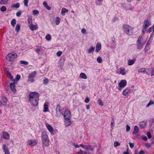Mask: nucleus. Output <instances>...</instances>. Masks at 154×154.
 I'll list each match as a JSON object with an SVG mask.
<instances>
[{
  "label": "nucleus",
  "instance_id": "nucleus-1",
  "mask_svg": "<svg viewBox=\"0 0 154 154\" xmlns=\"http://www.w3.org/2000/svg\"><path fill=\"white\" fill-rule=\"evenodd\" d=\"M27 21L29 24V27L32 31L36 30L38 29V27L37 24L34 25L32 23V17L31 16H29Z\"/></svg>",
  "mask_w": 154,
  "mask_h": 154
},
{
  "label": "nucleus",
  "instance_id": "nucleus-2",
  "mask_svg": "<svg viewBox=\"0 0 154 154\" xmlns=\"http://www.w3.org/2000/svg\"><path fill=\"white\" fill-rule=\"evenodd\" d=\"M123 31L127 35H131L133 34V28L132 27L126 24L123 25Z\"/></svg>",
  "mask_w": 154,
  "mask_h": 154
},
{
  "label": "nucleus",
  "instance_id": "nucleus-3",
  "mask_svg": "<svg viewBox=\"0 0 154 154\" xmlns=\"http://www.w3.org/2000/svg\"><path fill=\"white\" fill-rule=\"evenodd\" d=\"M142 36H140L138 38V39L137 41V48L138 50H141L143 47L144 44V43H143L142 41Z\"/></svg>",
  "mask_w": 154,
  "mask_h": 154
},
{
  "label": "nucleus",
  "instance_id": "nucleus-4",
  "mask_svg": "<svg viewBox=\"0 0 154 154\" xmlns=\"http://www.w3.org/2000/svg\"><path fill=\"white\" fill-rule=\"evenodd\" d=\"M29 100L35 99H37L38 98H39V95L37 92H31L29 94Z\"/></svg>",
  "mask_w": 154,
  "mask_h": 154
},
{
  "label": "nucleus",
  "instance_id": "nucleus-5",
  "mask_svg": "<svg viewBox=\"0 0 154 154\" xmlns=\"http://www.w3.org/2000/svg\"><path fill=\"white\" fill-rule=\"evenodd\" d=\"M151 22L148 20H146L144 21L143 25V29L142 31V33H144L146 29L151 25Z\"/></svg>",
  "mask_w": 154,
  "mask_h": 154
},
{
  "label": "nucleus",
  "instance_id": "nucleus-6",
  "mask_svg": "<svg viewBox=\"0 0 154 154\" xmlns=\"http://www.w3.org/2000/svg\"><path fill=\"white\" fill-rule=\"evenodd\" d=\"M16 56L17 55L15 53H11L7 55L6 58L8 61H11L14 59Z\"/></svg>",
  "mask_w": 154,
  "mask_h": 154
},
{
  "label": "nucleus",
  "instance_id": "nucleus-7",
  "mask_svg": "<svg viewBox=\"0 0 154 154\" xmlns=\"http://www.w3.org/2000/svg\"><path fill=\"white\" fill-rule=\"evenodd\" d=\"M36 72L34 71L32 72L28 77V81L30 82H33L34 81V77L35 76L36 74Z\"/></svg>",
  "mask_w": 154,
  "mask_h": 154
},
{
  "label": "nucleus",
  "instance_id": "nucleus-8",
  "mask_svg": "<svg viewBox=\"0 0 154 154\" xmlns=\"http://www.w3.org/2000/svg\"><path fill=\"white\" fill-rule=\"evenodd\" d=\"M138 72L148 74L149 73V69L148 68H142L138 70Z\"/></svg>",
  "mask_w": 154,
  "mask_h": 154
},
{
  "label": "nucleus",
  "instance_id": "nucleus-9",
  "mask_svg": "<svg viewBox=\"0 0 154 154\" xmlns=\"http://www.w3.org/2000/svg\"><path fill=\"white\" fill-rule=\"evenodd\" d=\"M38 100L39 98H38L37 99H35L29 100L31 105L33 106H36L38 105Z\"/></svg>",
  "mask_w": 154,
  "mask_h": 154
},
{
  "label": "nucleus",
  "instance_id": "nucleus-10",
  "mask_svg": "<svg viewBox=\"0 0 154 154\" xmlns=\"http://www.w3.org/2000/svg\"><path fill=\"white\" fill-rule=\"evenodd\" d=\"M64 119L67 118H71V113L69 110L67 109L65 111L64 114Z\"/></svg>",
  "mask_w": 154,
  "mask_h": 154
},
{
  "label": "nucleus",
  "instance_id": "nucleus-11",
  "mask_svg": "<svg viewBox=\"0 0 154 154\" xmlns=\"http://www.w3.org/2000/svg\"><path fill=\"white\" fill-rule=\"evenodd\" d=\"M127 82L125 80H122L119 83V86L122 89L124 88L126 85Z\"/></svg>",
  "mask_w": 154,
  "mask_h": 154
},
{
  "label": "nucleus",
  "instance_id": "nucleus-12",
  "mask_svg": "<svg viewBox=\"0 0 154 154\" xmlns=\"http://www.w3.org/2000/svg\"><path fill=\"white\" fill-rule=\"evenodd\" d=\"M56 116L57 117L60 116L62 114L60 111V107L59 105H57L56 107Z\"/></svg>",
  "mask_w": 154,
  "mask_h": 154
},
{
  "label": "nucleus",
  "instance_id": "nucleus-13",
  "mask_svg": "<svg viewBox=\"0 0 154 154\" xmlns=\"http://www.w3.org/2000/svg\"><path fill=\"white\" fill-rule=\"evenodd\" d=\"M48 139V137L47 133L45 132H42V141Z\"/></svg>",
  "mask_w": 154,
  "mask_h": 154
},
{
  "label": "nucleus",
  "instance_id": "nucleus-14",
  "mask_svg": "<svg viewBox=\"0 0 154 154\" xmlns=\"http://www.w3.org/2000/svg\"><path fill=\"white\" fill-rule=\"evenodd\" d=\"M42 146L48 147L49 146V139L42 141Z\"/></svg>",
  "mask_w": 154,
  "mask_h": 154
},
{
  "label": "nucleus",
  "instance_id": "nucleus-15",
  "mask_svg": "<svg viewBox=\"0 0 154 154\" xmlns=\"http://www.w3.org/2000/svg\"><path fill=\"white\" fill-rule=\"evenodd\" d=\"M45 125L48 130L51 133L53 131V128L50 125L47 123H46Z\"/></svg>",
  "mask_w": 154,
  "mask_h": 154
},
{
  "label": "nucleus",
  "instance_id": "nucleus-16",
  "mask_svg": "<svg viewBox=\"0 0 154 154\" xmlns=\"http://www.w3.org/2000/svg\"><path fill=\"white\" fill-rule=\"evenodd\" d=\"M3 137L7 140H9L10 138V135L7 132L5 131H3L2 134Z\"/></svg>",
  "mask_w": 154,
  "mask_h": 154
},
{
  "label": "nucleus",
  "instance_id": "nucleus-17",
  "mask_svg": "<svg viewBox=\"0 0 154 154\" xmlns=\"http://www.w3.org/2000/svg\"><path fill=\"white\" fill-rule=\"evenodd\" d=\"M70 118H66L65 119H64L66 126H68L71 125L72 123L70 120Z\"/></svg>",
  "mask_w": 154,
  "mask_h": 154
},
{
  "label": "nucleus",
  "instance_id": "nucleus-18",
  "mask_svg": "<svg viewBox=\"0 0 154 154\" xmlns=\"http://www.w3.org/2000/svg\"><path fill=\"white\" fill-rule=\"evenodd\" d=\"M10 86L11 89L14 93H15L16 92V90L15 89V85L14 83H11L10 85Z\"/></svg>",
  "mask_w": 154,
  "mask_h": 154
},
{
  "label": "nucleus",
  "instance_id": "nucleus-19",
  "mask_svg": "<svg viewBox=\"0 0 154 154\" xmlns=\"http://www.w3.org/2000/svg\"><path fill=\"white\" fill-rule=\"evenodd\" d=\"M27 143L28 144L31 146H34L37 143L36 141L32 140H29L28 141Z\"/></svg>",
  "mask_w": 154,
  "mask_h": 154
},
{
  "label": "nucleus",
  "instance_id": "nucleus-20",
  "mask_svg": "<svg viewBox=\"0 0 154 154\" xmlns=\"http://www.w3.org/2000/svg\"><path fill=\"white\" fill-rule=\"evenodd\" d=\"M130 93V90L128 89H126L124 90L122 92V94L124 96L128 95Z\"/></svg>",
  "mask_w": 154,
  "mask_h": 154
},
{
  "label": "nucleus",
  "instance_id": "nucleus-21",
  "mask_svg": "<svg viewBox=\"0 0 154 154\" xmlns=\"http://www.w3.org/2000/svg\"><path fill=\"white\" fill-rule=\"evenodd\" d=\"M48 103L45 102L44 105V110L43 111L44 112H48L49 111L48 108Z\"/></svg>",
  "mask_w": 154,
  "mask_h": 154
},
{
  "label": "nucleus",
  "instance_id": "nucleus-22",
  "mask_svg": "<svg viewBox=\"0 0 154 154\" xmlns=\"http://www.w3.org/2000/svg\"><path fill=\"white\" fill-rule=\"evenodd\" d=\"M7 100L5 97H2L1 100V103L2 105H5L7 103Z\"/></svg>",
  "mask_w": 154,
  "mask_h": 154
},
{
  "label": "nucleus",
  "instance_id": "nucleus-23",
  "mask_svg": "<svg viewBox=\"0 0 154 154\" xmlns=\"http://www.w3.org/2000/svg\"><path fill=\"white\" fill-rule=\"evenodd\" d=\"M139 131V128L137 126H134V130L133 132V134H136Z\"/></svg>",
  "mask_w": 154,
  "mask_h": 154
},
{
  "label": "nucleus",
  "instance_id": "nucleus-24",
  "mask_svg": "<svg viewBox=\"0 0 154 154\" xmlns=\"http://www.w3.org/2000/svg\"><path fill=\"white\" fill-rule=\"evenodd\" d=\"M101 48V44L100 43L97 44L96 48V51L98 52Z\"/></svg>",
  "mask_w": 154,
  "mask_h": 154
},
{
  "label": "nucleus",
  "instance_id": "nucleus-25",
  "mask_svg": "<svg viewBox=\"0 0 154 154\" xmlns=\"http://www.w3.org/2000/svg\"><path fill=\"white\" fill-rule=\"evenodd\" d=\"M79 78L80 79H86L87 78V76L84 73L82 72L79 75Z\"/></svg>",
  "mask_w": 154,
  "mask_h": 154
},
{
  "label": "nucleus",
  "instance_id": "nucleus-26",
  "mask_svg": "<svg viewBox=\"0 0 154 154\" xmlns=\"http://www.w3.org/2000/svg\"><path fill=\"white\" fill-rule=\"evenodd\" d=\"M140 127L142 128H144L146 125V122H142L140 123Z\"/></svg>",
  "mask_w": 154,
  "mask_h": 154
},
{
  "label": "nucleus",
  "instance_id": "nucleus-27",
  "mask_svg": "<svg viewBox=\"0 0 154 154\" xmlns=\"http://www.w3.org/2000/svg\"><path fill=\"white\" fill-rule=\"evenodd\" d=\"M68 12V10L64 8H63L61 11V14L63 15H64L65 13L67 12Z\"/></svg>",
  "mask_w": 154,
  "mask_h": 154
},
{
  "label": "nucleus",
  "instance_id": "nucleus-28",
  "mask_svg": "<svg viewBox=\"0 0 154 154\" xmlns=\"http://www.w3.org/2000/svg\"><path fill=\"white\" fill-rule=\"evenodd\" d=\"M120 74H122V75H124L125 74V69L124 68H123L121 67L120 68Z\"/></svg>",
  "mask_w": 154,
  "mask_h": 154
},
{
  "label": "nucleus",
  "instance_id": "nucleus-29",
  "mask_svg": "<svg viewBox=\"0 0 154 154\" xmlns=\"http://www.w3.org/2000/svg\"><path fill=\"white\" fill-rule=\"evenodd\" d=\"M20 26L19 24H17L16 26L15 30L17 32H18L20 30Z\"/></svg>",
  "mask_w": 154,
  "mask_h": 154
},
{
  "label": "nucleus",
  "instance_id": "nucleus-30",
  "mask_svg": "<svg viewBox=\"0 0 154 154\" xmlns=\"http://www.w3.org/2000/svg\"><path fill=\"white\" fill-rule=\"evenodd\" d=\"M135 60H129L128 61V64L129 65L133 64L135 62Z\"/></svg>",
  "mask_w": 154,
  "mask_h": 154
},
{
  "label": "nucleus",
  "instance_id": "nucleus-31",
  "mask_svg": "<svg viewBox=\"0 0 154 154\" xmlns=\"http://www.w3.org/2000/svg\"><path fill=\"white\" fill-rule=\"evenodd\" d=\"M95 50V48L93 46H92L88 50V53H91L94 52Z\"/></svg>",
  "mask_w": 154,
  "mask_h": 154
},
{
  "label": "nucleus",
  "instance_id": "nucleus-32",
  "mask_svg": "<svg viewBox=\"0 0 154 154\" xmlns=\"http://www.w3.org/2000/svg\"><path fill=\"white\" fill-rule=\"evenodd\" d=\"M153 29V32H154V24L152 26L150 27L149 28H148V29L147 32L148 33H149L151 32L152 31Z\"/></svg>",
  "mask_w": 154,
  "mask_h": 154
},
{
  "label": "nucleus",
  "instance_id": "nucleus-33",
  "mask_svg": "<svg viewBox=\"0 0 154 154\" xmlns=\"http://www.w3.org/2000/svg\"><path fill=\"white\" fill-rule=\"evenodd\" d=\"M8 0H1L0 2L1 4L5 5L7 3Z\"/></svg>",
  "mask_w": 154,
  "mask_h": 154
},
{
  "label": "nucleus",
  "instance_id": "nucleus-34",
  "mask_svg": "<svg viewBox=\"0 0 154 154\" xmlns=\"http://www.w3.org/2000/svg\"><path fill=\"white\" fill-rule=\"evenodd\" d=\"M11 25L13 26L14 27L16 24V19H13L11 21Z\"/></svg>",
  "mask_w": 154,
  "mask_h": 154
},
{
  "label": "nucleus",
  "instance_id": "nucleus-35",
  "mask_svg": "<svg viewBox=\"0 0 154 154\" xmlns=\"http://www.w3.org/2000/svg\"><path fill=\"white\" fill-rule=\"evenodd\" d=\"M60 19L59 17H57L56 18L55 23L57 25H58L60 22Z\"/></svg>",
  "mask_w": 154,
  "mask_h": 154
},
{
  "label": "nucleus",
  "instance_id": "nucleus-36",
  "mask_svg": "<svg viewBox=\"0 0 154 154\" xmlns=\"http://www.w3.org/2000/svg\"><path fill=\"white\" fill-rule=\"evenodd\" d=\"M20 4L19 3H17L13 5H12V7L16 8H18L20 7Z\"/></svg>",
  "mask_w": 154,
  "mask_h": 154
},
{
  "label": "nucleus",
  "instance_id": "nucleus-37",
  "mask_svg": "<svg viewBox=\"0 0 154 154\" xmlns=\"http://www.w3.org/2000/svg\"><path fill=\"white\" fill-rule=\"evenodd\" d=\"M154 104V102L152 100H150L149 102L148 103L147 105L146 106L147 107H149L150 105Z\"/></svg>",
  "mask_w": 154,
  "mask_h": 154
},
{
  "label": "nucleus",
  "instance_id": "nucleus-38",
  "mask_svg": "<svg viewBox=\"0 0 154 154\" xmlns=\"http://www.w3.org/2000/svg\"><path fill=\"white\" fill-rule=\"evenodd\" d=\"M2 149H3L4 152L8 150L7 147L5 144L3 145Z\"/></svg>",
  "mask_w": 154,
  "mask_h": 154
},
{
  "label": "nucleus",
  "instance_id": "nucleus-39",
  "mask_svg": "<svg viewBox=\"0 0 154 154\" xmlns=\"http://www.w3.org/2000/svg\"><path fill=\"white\" fill-rule=\"evenodd\" d=\"M45 38L47 40H50L51 38V35L49 34L45 36Z\"/></svg>",
  "mask_w": 154,
  "mask_h": 154
},
{
  "label": "nucleus",
  "instance_id": "nucleus-40",
  "mask_svg": "<svg viewBox=\"0 0 154 154\" xmlns=\"http://www.w3.org/2000/svg\"><path fill=\"white\" fill-rule=\"evenodd\" d=\"M98 103L99 105H101V106H103V104L102 101L100 99H98Z\"/></svg>",
  "mask_w": 154,
  "mask_h": 154
},
{
  "label": "nucleus",
  "instance_id": "nucleus-41",
  "mask_svg": "<svg viewBox=\"0 0 154 154\" xmlns=\"http://www.w3.org/2000/svg\"><path fill=\"white\" fill-rule=\"evenodd\" d=\"M97 61L99 63H101L103 61L102 58L101 57H98L97 59Z\"/></svg>",
  "mask_w": 154,
  "mask_h": 154
},
{
  "label": "nucleus",
  "instance_id": "nucleus-42",
  "mask_svg": "<svg viewBox=\"0 0 154 154\" xmlns=\"http://www.w3.org/2000/svg\"><path fill=\"white\" fill-rule=\"evenodd\" d=\"M80 146L82 147L83 148L85 149H88V146L85 145L83 144H81Z\"/></svg>",
  "mask_w": 154,
  "mask_h": 154
},
{
  "label": "nucleus",
  "instance_id": "nucleus-43",
  "mask_svg": "<svg viewBox=\"0 0 154 154\" xmlns=\"http://www.w3.org/2000/svg\"><path fill=\"white\" fill-rule=\"evenodd\" d=\"M6 10V7L5 6L2 7L0 8V10L2 12H5Z\"/></svg>",
  "mask_w": 154,
  "mask_h": 154
},
{
  "label": "nucleus",
  "instance_id": "nucleus-44",
  "mask_svg": "<svg viewBox=\"0 0 154 154\" xmlns=\"http://www.w3.org/2000/svg\"><path fill=\"white\" fill-rule=\"evenodd\" d=\"M20 63L22 64H23L26 65H27L28 64V62L24 61H20Z\"/></svg>",
  "mask_w": 154,
  "mask_h": 154
},
{
  "label": "nucleus",
  "instance_id": "nucleus-45",
  "mask_svg": "<svg viewBox=\"0 0 154 154\" xmlns=\"http://www.w3.org/2000/svg\"><path fill=\"white\" fill-rule=\"evenodd\" d=\"M120 145V143L118 142L115 141L114 143V146L115 147H117Z\"/></svg>",
  "mask_w": 154,
  "mask_h": 154
},
{
  "label": "nucleus",
  "instance_id": "nucleus-46",
  "mask_svg": "<svg viewBox=\"0 0 154 154\" xmlns=\"http://www.w3.org/2000/svg\"><path fill=\"white\" fill-rule=\"evenodd\" d=\"M32 13L34 15H35L38 14L39 13V11L38 10H35L32 11Z\"/></svg>",
  "mask_w": 154,
  "mask_h": 154
},
{
  "label": "nucleus",
  "instance_id": "nucleus-47",
  "mask_svg": "<svg viewBox=\"0 0 154 154\" xmlns=\"http://www.w3.org/2000/svg\"><path fill=\"white\" fill-rule=\"evenodd\" d=\"M146 135H147L149 139L150 138L152 137L151 134L149 132H147Z\"/></svg>",
  "mask_w": 154,
  "mask_h": 154
},
{
  "label": "nucleus",
  "instance_id": "nucleus-48",
  "mask_svg": "<svg viewBox=\"0 0 154 154\" xmlns=\"http://www.w3.org/2000/svg\"><path fill=\"white\" fill-rule=\"evenodd\" d=\"M22 12L21 11H20L17 12L16 14V16L18 17L20 16Z\"/></svg>",
  "mask_w": 154,
  "mask_h": 154
},
{
  "label": "nucleus",
  "instance_id": "nucleus-49",
  "mask_svg": "<svg viewBox=\"0 0 154 154\" xmlns=\"http://www.w3.org/2000/svg\"><path fill=\"white\" fill-rule=\"evenodd\" d=\"M28 0H24L23 1L24 5L26 6H28Z\"/></svg>",
  "mask_w": 154,
  "mask_h": 154
},
{
  "label": "nucleus",
  "instance_id": "nucleus-50",
  "mask_svg": "<svg viewBox=\"0 0 154 154\" xmlns=\"http://www.w3.org/2000/svg\"><path fill=\"white\" fill-rule=\"evenodd\" d=\"M62 52L61 51H59L57 53V55L58 57H60L62 54Z\"/></svg>",
  "mask_w": 154,
  "mask_h": 154
},
{
  "label": "nucleus",
  "instance_id": "nucleus-51",
  "mask_svg": "<svg viewBox=\"0 0 154 154\" xmlns=\"http://www.w3.org/2000/svg\"><path fill=\"white\" fill-rule=\"evenodd\" d=\"M48 79L47 78H45L43 80L44 83L47 84L48 83Z\"/></svg>",
  "mask_w": 154,
  "mask_h": 154
},
{
  "label": "nucleus",
  "instance_id": "nucleus-52",
  "mask_svg": "<svg viewBox=\"0 0 154 154\" xmlns=\"http://www.w3.org/2000/svg\"><path fill=\"white\" fill-rule=\"evenodd\" d=\"M150 49V48L148 46H146L145 48V51L146 52L148 51Z\"/></svg>",
  "mask_w": 154,
  "mask_h": 154
},
{
  "label": "nucleus",
  "instance_id": "nucleus-53",
  "mask_svg": "<svg viewBox=\"0 0 154 154\" xmlns=\"http://www.w3.org/2000/svg\"><path fill=\"white\" fill-rule=\"evenodd\" d=\"M131 129L130 127L128 125H126V131L127 132L129 131Z\"/></svg>",
  "mask_w": 154,
  "mask_h": 154
},
{
  "label": "nucleus",
  "instance_id": "nucleus-54",
  "mask_svg": "<svg viewBox=\"0 0 154 154\" xmlns=\"http://www.w3.org/2000/svg\"><path fill=\"white\" fill-rule=\"evenodd\" d=\"M112 122L111 123V127L112 128H113V127H114V119H112Z\"/></svg>",
  "mask_w": 154,
  "mask_h": 154
},
{
  "label": "nucleus",
  "instance_id": "nucleus-55",
  "mask_svg": "<svg viewBox=\"0 0 154 154\" xmlns=\"http://www.w3.org/2000/svg\"><path fill=\"white\" fill-rule=\"evenodd\" d=\"M8 77L10 79H11L12 80V81H13V77L11 75V74L10 73H9L8 74Z\"/></svg>",
  "mask_w": 154,
  "mask_h": 154
},
{
  "label": "nucleus",
  "instance_id": "nucleus-56",
  "mask_svg": "<svg viewBox=\"0 0 154 154\" xmlns=\"http://www.w3.org/2000/svg\"><path fill=\"white\" fill-rule=\"evenodd\" d=\"M130 147L131 148H132L134 146V143H129Z\"/></svg>",
  "mask_w": 154,
  "mask_h": 154
},
{
  "label": "nucleus",
  "instance_id": "nucleus-57",
  "mask_svg": "<svg viewBox=\"0 0 154 154\" xmlns=\"http://www.w3.org/2000/svg\"><path fill=\"white\" fill-rule=\"evenodd\" d=\"M40 51V48H37L35 50V51L38 54H39V52Z\"/></svg>",
  "mask_w": 154,
  "mask_h": 154
},
{
  "label": "nucleus",
  "instance_id": "nucleus-58",
  "mask_svg": "<svg viewBox=\"0 0 154 154\" xmlns=\"http://www.w3.org/2000/svg\"><path fill=\"white\" fill-rule=\"evenodd\" d=\"M146 146L147 148H150L151 147V145L149 143H147L146 144Z\"/></svg>",
  "mask_w": 154,
  "mask_h": 154
},
{
  "label": "nucleus",
  "instance_id": "nucleus-59",
  "mask_svg": "<svg viewBox=\"0 0 154 154\" xmlns=\"http://www.w3.org/2000/svg\"><path fill=\"white\" fill-rule=\"evenodd\" d=\"M81 32L83 34H85L86 32V30L85 29L83 28L81 30Z\"/></svg>",
  "mask_w": 154,
  "mask_h": 154
},
{
  "label": "nucleus",
  "instance_id": "nucleus-60",
  "mask_svg": "<svg viewBox=\"0 0 154 154\" xmlns=\"http://www.w3.org/2000/svg\"><path fill=\"white\" fill-rule=\"evenodd\" d=\"M90 101V99L88 98V97H87L86 98V99L85 100V102L86 103H88Z\"/></svg>",
  "mask_w": 154,
  "mask_h": 154
},
{
  "label": "nucleus",
  "instance_id": "nucleus-61",
  "mask_svg": "<svg viewBox=\"0 0 154 154\" xmlns=\"http://www.w3.org/2000/svg\"><path fill=\"white\" fill-rule=\"evenodd\" d=\"M73 145L76 148H78L80 146V145H78V144H75V143H74L73 144Z\"/></svg>",
  "mask_w": 154,
  "mask_h": 154
},
{
  "label": "nucleus",
  "instance_id": "nucleus-62",
  "mask_svg": "<svg viewBox=\"0 0 154 154\" xmlns=\"http://www.w3.org/2000/svg\"><path fill=\"white\" fill-rule=\"evenodd\" d=\"M20 76L19 75H17L16 77V79L17 80H19L20 79Z\"/></svg>",
  "mask_w": 154,
  "mask_h": 154
},
{
  "label": "nucleus",
  "instance_id": "nucleus-63",
  "mask_svg": "<svg viewBox=\"0 0 154 154\" xmlns=\"http://www.w3.org/2000/svg\"><path fill=\"white\" fill-rule=\"evenodd\" d=\"M142 138L143 140L145 141H146L147 140V138L146 136L142 137Z\"/></svg>",
  "mask_w": 154,
  "mask_h": 154
},
{
  "label": "nucleus",
  "instance_id": "nucleus-64",
  "mask_svg": "<svg viewBox=\"0 0 154 154\" xmlns=\"http://www.w3.org/2000/svg\"><path fill=\"white\" fill-rule=\"evenodd\" d=\"M43 5L45 7L48 5L47 3L45 1L43 2Z\"/></svg>",
  "mask_w": 154,
  "mask_h": 154
}]
</instances>
